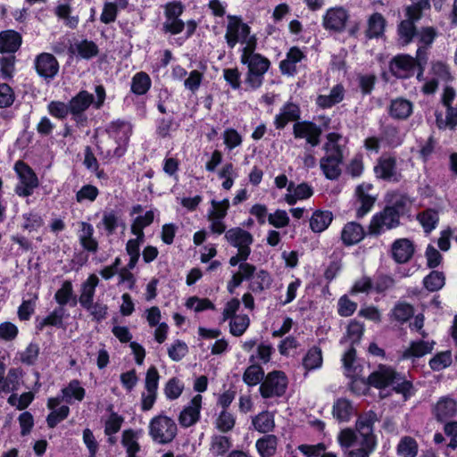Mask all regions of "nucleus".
Segmentation results:
<instances>
[{
  "label": "nucleus",
  "instance_id": "nucleus-44",
  "mask_svg": "<svg viewBox=\"0 0 457 457\" xmlns=\"http://www.w3.org/2000/svg\"><path fill=\"white\" fill-rule=\"evenodd\" d=\"M252 426L260 433H270L275 428L274 414L268 411H262L252 418Z\"/></svg>",
  "mask_w": 457,
  "mask_h": 457
},
{
  "label": "nucleus",
  "instance_id": "nucleus-6",
  "mask_svg": "<svg viewBox=\"0 0 457 457\" xmlns=\"http://www.w3.org/2000/svg\"><path fill=\"white\" fill-rule=\"evenodd\" d=\"M95 92L96 100H94L93 95L86 90L80 91L70 100V112L75 120L78 121L91 104L96 109H100L103 106L105 100L104 87L102 85H98L96 87Z\"/></svg>",
  "mask_w": 457,
  "mask_h": 457
},
{
  "label": "nucleus",
  "instance_id": "nucleus-46",
  "mask_svg": "<svg viewBox=\"0 0 457 457\" xmlns=\"http://www.w3.org/2000/svg\"><path fill=\"white\" fill-rule=\"evenodd\" d=\"M436 126L440 129H454L457 125V109L452 106L446 107L445 113L436 112Z\"/></svg>",
  "mask_w": 457,
  "mask_h": 457
},
{
  "label": "nucleus",
  "instance_id": "nucleus-33",
  "mask_svg": "<svg viewBox=\"0 0 457 457\" xmlns=\"http://www.w3.org/2000/svg\"><path fill=\"white\" fill-rule=\"evenodd\" d=\"M413 112V104L404 98H396L391 101L389 115L395 120H406Z\"/></svg>",
  "mask_w": 457,
  "mask_h": 457
},
{
  "label": "nucleus",
  "instance_id": "nucleus-52",
  "mask_svg": "<svg viewBox=\"0 0 457 457\" xmlns=\"http://www.w3.org/2000/svg\"><path fill=\"white\" fill-rule=\"evenodd\" d=\"M274 352L271 345L261 343L257 345L256 350L250 355L249 361L255 364H266L270 361L272 353Z\"/></svg>",
  "mask_w": 457,
  "mask_h": 457
},
{
  "label": "nucleus",
  "instance_id": "nucleus-59",
  "mask_svg": "<svg viewBox=\"0 0 457 457\" xmlns=\"http://www.w3.org/2000/svg\"><path fill=\"white\" fill-rule=\"evenodd\" d=\"M123 418L116 412H112L104 422V433L109 436V442L114 443L112 436L118 433L123 423Z\"/></svg>",
  "mask_w": 457,
  "mask_h": 457
},
{
  "label": "nucleus",
  "instance_id": "nucleus-45",
  "mask_svg": "<svg viewBox=\"0 0 457 457\" xmlns=\"http://www.w3.org/2000/svg\"><path fill=\"white\" fill-rule=\"evenodd\" d=\"M278 442L276 436L269 434L259 438L255 443V447L262 457H271L276 453Z\"/></svg>",
  "mask_w": 457,
  "mask_h": 457
},
{
  "label": "nucleus",
  "instance_id": "nucleus-50",
  "mask_svg": "<svg viewBox=\"0 0 457 457\" xmlns=\"http://www.w3.org/2000/svg\"><path fill=\"white\" fill-rule=\"evenodd\" d=\"M418 450L417 441L408 436L402 437L396 447V453L401 457H416Z\"/></svg>",
  "mask_w": 457,
  "mask_h": 457
},
{
  "label": "nucleus",
  "instance_id": "nucleus-3",
  "mask_svg": "<svg viewBox=\"0 0 457 457\" xmlns=\"http://www.w3.org/2000/svg\"><path fill=\"white\" fill-rule=\"evenodd\" d=\"M342 137L335 132L327 136L323 149L325 155L320 159V165L324 175L328 179H336L341 173L340 165L343 162V151L340 144Z\"/></svg>",
  "mask_w": 457,
  "mask_h": 457
},
{
  "label": "nucleus",
  "instance_id": "nucleus-39",
  "mask_svg": "<svg viewBox=\"0 0 457 457\" xmlns=\"http://www.w3.org/2000/svg\"><path fill=\"white\" fill-rule=\"evenodd\" d=\"M413 252L414 248L411 242L405 238L396 240L392 246L393 257L399 263L409 261Z\"/></svg>",
  "mask_w": 457,
  "mask_h": 457
},
{
  "label": "nucleus",
  "instance_id": "nucleus-16",
  "mask_svg": "<svg viewBox=\"0 0 457 457\" xmlns=\"http://www.w3.org/2000/svg\"><path fill=\"white\" fill-rule=\"evenodd\" d=\"M435 345L436 341L426 340L423 337L418 340H412L410 342L409 346L402 352L399 359L411 360L413 362L417 359L432 353Z\"/></svg>",
  "mask_w": 457,
  "mask_h": 457
},
{
  "label": "nucleus",
  "instance_id": "nucleus-9",
  "mask_svg": "<svg viewBox=\"0 0 457 457\" xmlns=\"http://www.w3.org/2000/svg\"><path fill=\"white\" fill-rule=\"evenodd\" d=\"M14 169L19 178L15 187L16 194L23 197L31 195L39 185L36 173L23 162H17Z\"/></svg>",
  "mask_w": 457,
  "mask_h": 457
},
{
  "label": "nucleus",
  "instance_id": "nucleus-13",
  "mask_svg": "<svg viewBox=\"0 0 457 457\" xmlns=\"http://www.w3.org/2000/svg\"><path fill=\"white\" fill-rule=\"evenodd\" d=\"M400 215L393 208L387 206L379 213L374 215L370 224L371 234H380L385 230L394 228L399 225Z\"/></svg>",
  "mask_w": 457,
  "mask_h": 457
},
{
  "label": "nucleus",
  "instance_id": "nucleus-20",
  "mask_svg": "<svg viewBox=\"0 0 457 457\" xmlns=\"http://www.w3.org/2000/svg\"><path fill=\"white\" fill-rule=\"evenodd\" d=\"M202 403L203 396L198 394L183 408L179 416V422L182 427H191L199 420Z\"/></svg>",
  "mask_w": 457,
  "mask_h": 457
},
{
  "label": "nucleus",
  "instance_id": "nucleus-47",
  "mask_svg": "<svg viewBox=\"0 0 457 457\" xmlns=\"http://www.w3.org/2000/svg\"><path fill=\"white\" fill-rule=\"evenodd\" d=\"M322 362L321 350L317 346L311 348L303 359V366L306 372L320 369Z\"/></svg>",
  "mask_w": 457,
  "mask_h": 457
},
{
  "label": "nucleus",
  "instance_id": "nucleus-2",
  "mask_svg": "<svg viewBox=\"0 0 457 457\" xmlns=\"http://www.w3.org/2000/svg\"><path fill=\"white\" fill-rule=\"evenodd\" d=\"M368 383L380 390L392 388L402 394L406 399L411 395L412 385L392 367L379 365L378 368L368 377Z\"/></svg>",
  "mask_w": 457,
  "mask_h": 457
},
{
  "label": "nucleus",
  "instance_id": "nucleus-63",
  "mask_svg": "<svg viewBox=\"0 0 457 457\" xmlns=\"http://www.w3.org/2000/svg\"><path fill=\"white\" fill-rule=\"evenodd\" d=\"M452 353L450 351H445L438 353L434 357H432L428 364L431 370L439 371L449 367L452 363Z\"/></svg>",
  "mask_w": 457,
  "mask_h": 457
},
{
  "label": "nucleus",
  "instance_id": "nucleus-12",
  "mask_svg": "<svg viewBox=\"0 0 457 457\" xmlns=\"http://www.w3.org/2000/svg\"><path fill=\"white\" fill-rule=\"evenodd\" d=\"M345 374L353 379L351 388L353 392H357L355 386L358 384H361L366 386L364 377L362 376L363 365L355 358V350L351 347L345 352L342 358Z\"/></svg>",
  "mask_w": 457,
  "mask_h": 457
},
{
  "label": "nucleus",
  "instance_id": "nucleus-42",
  "mask_svg": "<svg viewBox=\"0 0 457 457\" xmlns=\"http://www.w3.org/2000/svg\"><path fill=\"white\" fill-rule=\"evenodd\" d=\"M99 284V278L96 274H90L81 285V293L79 302L81 306L87 305L94 301L96 288Z\"/></svg>",
  "mask_w": 457,
  "mask_h": 457
},
{
  "label": "nucleus",
  "instance_id": "nucleus-51",
  "mask_svg": "<svg viewBox=\"0 0 457 457\" xmlns=\"http://www.w3.org/2000/svg\"><path fill=\"white\" fill-rule=\"evenodd\" d=\"M230 438L226 436L214 435L212 436L210 452L213 456L224 455L231 447Z\"/></svg>",
  "mask_w": 457,
  "mask_h": 457
},
{
  "label": "nucleus",
  "instance_id": "nucleus-57",
  "mask_svg": "<svg viewBox=\"0 0 457 457\" xmlns=\"http://www.w3.org/2000/svg\"><path fill=\"white\" fill-rule=\"evenodd\" d=\"M445 284V274L438 270H433L423 278L425 288L430 292H436L443 288Z\"/></svg>",
  "mask_w": 457,
  "mask_h": 457
},
{
  "label": "nucleus",
  "instance_id": "nucleus-60",
  "mask_svg": "<svg viewBox=\"0 0 457 457\" xmlns=\"http://www.w3.org/2000/svg\"><path fill=\"white\" fill-rule=\"evenodd\" d=\"M249 324L250 319L246 314H238L237 316H233L229 322L230 333L233 336L240 337L247 329Z\"/></svg>",
  "mask_w": 457,
  "mask_h": 457
},
{
  "label": "nucleus",
  "instance_id": "nucleus-28",
  "mask_svg": "<svg viewBox=\"0 0 457 457\" xmlns=\"http://www.w3.org/2000/svg\"><path fill=\"white\" fill-rule=\"evenodd\" d=\"M303 53L297 47H291L286 58L280 62L279 69L282 74L293 76L296 73L297 64L304 58Z\"/></svg>",
  "mask_w": 457,
  "mask_h": 457
},
{
  "label": "nucleus",
  "instance_id": "nucleus-58",
  "mask_svg": "<svg viewBox=\"0 0 457 457\" xmlns=\"http://www.w3.org/2000/svg\"><path fill=\"white\" fill-rule=\"evenodd\" d=\"M386 21L379 13L372 14L368 21L367 37L370 38L380 37L385 29Z\"/></svg>",
  "mask_w": 457,
  "mask_h": 457
},
{
  "label": "nucleus",
  "instance_id": "nucleus-49",
  "mask_svg": "<svg viewBox=\"0 0 457 457\" xmlns=\"http://www.w3.org/2000/svg\"><path fill=\"white\" fill-rule=\"evenodd\" d=\"M154 219V211H146L143 215L135 218L131 225V233L140 237H145L144 228L151 225Z\"/></svg>",
  "mask_w": 457,
  "mask_h": 457
},
{
  "label": "nucleus",
  "instance_id": "nucleus-18",
  "mask_svg": "<svg viewBox=\"0 0 457 457\" xmlns=\"http://www.w3.org/2000/svg\"><path fill=\"white\" fill-rule=\"evenodd\" d=\"M349 15L343 7L329 8L323 16L322 24L325 29L332 32H342L348 21Z\"/></svg>",
  "mask_w": 457,
  "mask_h": 457
},
{
  "label": "nucleus",
  "instance_id": "nucleus-61",
  "mask_svg": "<svg viewBox=\"0 0 457 457\" xmlns=\"http://www.w3.org/2000/svg\"><path fill=\"white\" fill-rule=\"evenodd\" d=\"M407 20L403 21L398 27V34L400 40L403 44L406 45L411 42L412 37L415 35L414 21L417 20L411 19L407 16Z\"/></svg>",
  "mask_w": 457,
  "mask_h": 457
},
{
  "label": "nucleus",
  "instance_id": "nucleus-27",
  "mask_svg": "<svg viewBox=\"0 0 457 457\" xmlns=\"http://www.w3.org/2000/svg\"><path fill=\"white\" fill-rule=\"evenodd\" d=\"M372 185L370 183H362L356 188V195L361 203V206L357 210V216L362 217L367 214L372 208L376 198L370 194Z\"/></svg>",
  "mask_w": 457,
  "mask_h": 457
},
{
  "label": "nucleus",
  "instance_id": "nucleus-23",
  "mask_svg": "<svg viewBox=\"0 0 457 457\" xmlns=\"http://www.w3.org/2000/svg\"><path fill=\"white\" fill-rule=\"evenodd\" d=\"M62 400L61 397H50L47 400V408L51 412L46 418V422L49 428H54L62 420H65L70 414V408L67 405L58 407Z\"/></svg>",
  "mask_w": 457,
  "mask_h": 457
},
{
  "label": "nucleus",
  "instance_id": "nucleus-32",
  "mask_svg": "<svg viewBox=\"0 0 457 457\" xmlns=\"http://www.w3.org/2000/svg\"><path fill=\"white\" fill-rule=\"evenodd\" d=\"M364 236L363 228L354 221L346 223L341 232V239L345 245H353L359 243Z\"/></svg>",
  "mask_w": 457,
  "mask_h": 457
},
{
  "label": "nucleus",
  "instance_id": "nucleus-34",
  "mask_svg": "<svg viewBox=\"0 0 457 457\" xmlns=\"http://www.w3.org/2000/svg\"><path fill=\"white\" fill-rule=\"evenodd\" d=\"M94 228L90 223L80 222L79 239L82 247L90 253H96L98 249V243L94 237Z\"/></svg>",
  "mask_w": 457,
  "mask_h": 457
},
{
  "label": "nucleus",
  "instance_id": "nucleus-31",
  "mask_svg": "<svg viewBox=\"0 0 457 457\" xmlns=\"http://www.w3.org/2000/svg\"><path fill=\"white\" fill-rule=\"evenodd\" d=\"M141 436V430L125 429L122 432L121 445L128 457H137V453L140 451L138 440Z\"/></svg>",
  "mask_w": 457,
  "mask_h": 457
},
{
  "label": "nucleus",
  "instance_id": "nucleus-64",
  "mask_svg": "<svg viewBox=\"0 0 457 457\" xmlns=\"http://www.w3.org/2000/svg\"><path fill=\"white\" fill-rule=\"evenodd\" d=\"M185 306L195 312H201L206 310H213L215 308L212 302L207 298H199L197 296H190L187 299Z\"/></svg>",
  "mask_w": 457,
  "mask_h": 457
},
{
  "label": "nucleus",
  "instance_id": "nucleus-43",
  "mask_svg": "<svg viewBox=\"0 0 457 457\" xmlns=\"http://www.w3.org/2000/svg\"><path fill=\"white\" fill-rule=\"evenodd\" d=\"M345 96V88L341 84L334 86L328 95H320L317 97L316 103L322 108H330L340 103Z\"/></svg>",
  "mask_w": 457,
  "mask_h": 457
},
{
  "label": "nucleus",
  "instance_id": "nucleus-19",
  "mask_svg": "<svg viewBox=\"0 0 457 457\" xmlns=\"http://www.w3.org/2000/svg\"><path fill=\"white\" fill-rule=\"evenodd\" d=\"M34 66L37 73L45 79H53L59 71L56 58L49 53H41L35 58Z\"/></svg>",
  "mask_w": 457,
  "mask_h": 457
},
{
  "label": "nucleus",
  "instance_id": "nucleus-11",
  "mask_svg": "<svg viewBox=\"0 0 457 457\" xmlns=\"http://www.w3.org/2000/svg\"><path fill=\"white\" fill-rule=\"evenodd\" d=\"M160 375L154 366H151L145 374L144 391L141 394V409L151 410L157 399Z\"/></svg>",
  "mask_w": 457,
  "mask_h": 457
},
{
  "label": "nucleus",
  "instance_id": "nucleus-24",
  "mask_svg": "<svg viewBox=\"0 0 457 457\" xmlns=\"http://www.w3.org/2000/svg\"><path fill=\"white\" fill-rule=\"evenodd\" d=\"M300 119L299 106L294 103H286L274 118V126L277 129H282L291 121H297Z\"/></svg>",
  "mask_w": 457,
  "mask_h": 457
},
{
  "label": "nucleus",
  "instance_id": "nucleus-55",
  "mask_svg": "<svg viewBox=\"0 0 457 457\" xmlns=\"http://www.w3.org/2000/svg\"><path fill=\"white\" fill-rule=\"evenodd\" d=\"M151 79L145 72L136 73L131 81V91L138 96L145 95L151 87Z\"/></svg>",
  "mask_w": 457,
  "mask_h": 457
},
{
  "label": "nucleus",
  "instance_id": "nucleus-62",
  "mask_svg": "<svg viewBox=\"0 0 457 457\" xmlns=\"http://www.w3.org/2000/svg\"><path fill=\"white\" fill-rule=\"evenodd\" d=\"M99 195V190L96 186L87 184L81 187L76 193V201L79 204L92 203Z\"/></svg>",
  "mask_w": 457,
  "mask_h": 457
},
{
  "label": "nucleus",
  "instance_id": "nucleus-8",
  "mask_svg": "<svg viewBox=\"0 0 457 457\" xmlns=\"http://www.w3.org/2000/svg\"><path fill=\"white\" fill-rule=\"evenodd\" d=\"M287 384V378L283 371L269 372L260 385L261 395L263 398L279 397L285 394Z\"/></svg>",
  "mask_w": 457,
  "mask_h": 457
},
{
  "label": "nucleus",
  "instance_id": "nucleus-54",
  "mask_svg": "<svg viewBox=\"0 0 457 457\" xmlns=\"http://www.w3.org/2000/svg\"><path fill=\"white\" fill-rule=\"evenodd\" d=\"M185 389V384L182 380L178 378H170L164 387L163 393L165 397L170 401L177 400L180 397Z\"/></svg>",
  "mask_w": 457,
  "mask_h": 457
},
{
  "label": "nucleus",
  "instance_id": "nucleus-35",
  "mask_svg": "<svg viewBox=\"0 0 457 457\" xmlns=\"http://www.w3.org/2000/svg\"><path fill=\"white\" fill-rule=\"evenodd\" d=\"M22 42L20 33L9 29L0 32V52L15 53Z\"/></svg>",
  "mask_w": 457,
  "mask_h": 457
},
{
  "label": "nucleus",
  "instance_id": "nucleus-15",
  "mask_svg": "<svg viewBox=\"0 0 457 457\" xmlns=\"http://www.w3.org/2000/svg\"><path fill=\"white\" fill-rule=\"evenodd\" d=\"M227 241L241 252L243 258H248L251 253L250 245L253 243L252 235L240 228H233L225 232Z\"/></svg>",
  "mask_w": 457,
  "mask_h": 457
},
{
  "label": "nucleus",
  "instance_id": "nucleus-40",
  "mask_svg": "<svg viewBox=\"0 0 457 457\" xmlns=\"http://www.w3.org/2000/svg\"><path fill=\"white\" fill-rule=\"evenodd\" d=\"M61 399L65 401L67 403H72L73 400L81 402L86 395V390L78 379L70 381L69 384L61 390Z\"/></svg>",
  "mask_w": 457,
  "mask_h": 457
},
{
  "label": "nucleus",
  "instance_id": "nucleus-14",
  "mask_svg": "<svg viewBox=\"0 0 457 457\" xmlns=\"http://www.w3.org/2000/svg\"><path fill=\"white\" fill-rule=\"evenodd\" d=\"M256 46H249L247 48H242L240 61L246 65L248 71L265 74L270 65V62L260 54L255 53Z\"/></svg>",
  "mask_w": 457,
  "mask_h": 457
},
{
  "label": "nucleus",
  "instance_id": "nucleus-56",
  "mask_svg": "<svg viewBox=\"0 0 457 457\" xmlns=\"http://www.w3.org/2000/svg\"><path fill=\"white\" fill-rule=\"evenodd\" d=\"M265 378L264 371L261 365L252 363L245 371L243 376L244 382L249 386H254L263 381Z\"/></svg>",
  "mask_w": 457,
  "mask_h": 457
},
{
  "label": "nucleus",
  "instance_id": "nucleus-26",
  "mask_svg": "<svg viewBox=\"0 0 457 457\" xmlns=\"http://www.w3.org/2000/svg\"><path fill=\"white\" fill-rule=\"evenodd\" d=\"M312 194V187L306 183L295 185L294 182H289L284 199L289 205H294L298 201L310 198Z\"/></svg>",
  "mask_w": 457,
  "mask_h": 457
},
{
  "label": "nucleus",
  "instance_id": "nucleus-29",
  "mask_svg": "<svg viewBox=\"0 0 457 457\" xmlns=\"http://www.w3.org/2000/svg\"><path fill=\"white\" fill-rule=\"evenodd\" d=\"M249 279L250 283L248 287L254 294H261L270 289L273 283L271 274L264 270H260L256 272L253 271Z\"/></svg>",
  "mask_w": 457,
  "mask_h": 457
},
{
  "label": "nucleus",
  "instance_id": "nucleus-25",
  "mask_svg": "<svg viewBox=\"0 0 457 457\" xmlns=\"http://www.w3.org/2000/svg\"><path fill=\"white\" fill-rule=\"evenodd\" d=\"M434 414L440 421L453 418L457 414V401L450 396L441 397L434 407Z\"/></svg>",
  "mask_w": 457,
  "mask_h": 457
},
{
  "label": "nucleus",
  "instance_id": "nucleus-37",
  "mask_svg": "<svg viewBox=\"0 0 457 457\" xmlns=\"http://www.w3.org/2000/svg\"><path fill=\"white\" fill-rule=\"evenodd\" d=\"M354 412L353 403L346 398H339L333 404V416L339 422H348Z\"/></svg>",
  "mask_w": 457,
  "mask_h": 457
},
{
  "label": "nucleus",
  "instance_id": "nucleus-5",
  "mask_svg": "<svg viewBox=\"0 0 457 457\" xmlns=\"http://www.w3.org/2000/svg\"><path fill=\"white\" fill-rule=\"evenodd\" d=\"M228 20L225 38L230 48H234L237 43L242 44L243 48L257 45L255 36L250 34V27L239 17L228 15Z\"/></svg>",
  "mask_w": 457,
  "mask_h": 457
},
{
  "label": "nucleus",
  "instance_id": "nucleus-10",
  "mask_svg": "<svg viewBox=\"0 0 457 457\" xmlns=\"http://www.w3.org/2000/svg\"><path fill=\"white\" fill-rule=\"evenodd\" d=\"M230 204L228 198L222 200L212 199L211 207L207 212V219L210 222V230L213 234L221 235L226 231L224 219L228 213Z\"/></svg>",
  "mask_w": 457,
  "mask_h": 457
},
{
  "label": "nucleus",
  "instance_id": "nucleus-36",
  "mask_svg": "<svg viewBox=\"0 0 457 457\" xmlns=\"http://www.w3.org/2000/svg\"><path fill=\"white\" fill-rule=\"evenodd\" d=\"M375 174L378 178L386 180H397L395 171V160L391 157H382L374 167Z\"/></svg>",
  "mask_w": 457,
  "mask_h": 457
},
{
  "label": "nucleus",
  "instance_id": "nucleus-17",
  "mask_svg": "<svg viewBox=\"0 0 457 457\" xmlns=\"http://www.w3.org/2000/svg\"><path fill=\"white\" fill-rule=\"evenodd\" d=\"M293 133L295 138L305 139L307 144L317 146L320 144L321 129L311 121H296L293 126Z\"/></svg>",
  "mask_w": 457,
  "mask_h": 457
},
{
  "label": "nucleus",
  "instance_id": "nucleus-48",
  "mask_svg": "<svg viewBox=\"0 0 457 457\" xmlns=\"http://www.w3.org/2000/svg\"><path fill=\"white\" fill-rule=\"evenodd\" d=\"M417 220L421 225L424 232L426 234H429L436 228L439 222V215L436 211L433 209H428L419 213Z\"/></svg>",
  "mask_w": 457,
  "mask_h": 457
},
{
  "label": "nucleus",
  "instance_id": "nucleus-7",
  "mask_svg": "<svg viewBox=\"0 0 457 457\" xmlns=\"http://www.w3.org/2000/svg\"><path fill=\"white\" fill-rule=\"evenodd\" d=\"M148 428L153 441L160 445L170 443L178 430L176 422L171 418L162 414L150 420Z\"/></svg>",
  "mask_w": 457,
  "mask_h": 457
},
{
  "label": "nucleus",
  "instance_id": "nucleus-22",
  "mask_svg": "<svg viewBox=\"0 0 457 457\" xmlns=\"http://www.w3.org/2000/svg\"><path fill=\"white\" fill-rule=\"evenodd\" d=\"M416 60L410 55H397L390 63L392 73L401 79L409 78L414 73Z\"/></svg>",
  "mask_w": 457,
  "mask_h": 457
},
{
  "label": "nucleus",
  "instance_id": "nucleus-38",
  "mask_svg": "<svg viewBox=\"0 0 457 457\" xmlns=\"http://www.w3.org/2000/svg\"><path fill=\"white\" fill-rule=\"evenodd\" d=\"M333 220V213L329 211L316 210L310 218V228L314 233L325 231Z\"/></svg>",
  "mask_w": 457,
  "mask_h": 457
},
{
  "label": "nucleus",
  "instance_id": "nucleus-1",
  "mask_svg": "<svg viewBox=\"0 0 457 457\" xmlns=\"http://www.w3.org/2000/svg\"><path fill=\"white\" fill-rule=\"evenodd\" d=\"M107 139L98 145L100 155L112 162L122 157L127 152L128 144L133 132V125L125 120H115L106 127Z\"/></svg>",
  "mask_w": 457,
  "mask_h": 457
},
{
  "label": "nucleus",
  "instance_id": "nucleus-41",
  "mask_svg": "<svg viewBox=\"0 0 457 457\" xmlns=\"http://www.w3.org/2000/svg\"><path fill=\"white\" fill-rule=\"evenodd\" d=\"M255 271V267L247 262L239 264V270L232 275L231 279L228 282L227 289L230 294H233L237 287H238L243 280L249 279Z\"/></svg>",
  "mask_w": 457,
  "mask_h": 457
},
{
  "label": "nucleus",
  "instance_id": "nucleus-53",
  "mask_svg": "<svg viewBox=\"0 0 457 457\" xmlns=\"http://www.w3.org/2000/svg\"><path fill=\"white\" fill-rule=\"evenodd\" d=\"M387 204L388 208H393L401 216L406 212L411 202L404 194L394 192L387 195Z\"/></svg>",
  "mask_w": 457,
  "mask_h": 457
},
{
  "label": "nucleus",
  "instance_id": "nucleus-4",
  "mask_svg": "<svg viewBox=\"0 0 457 457\" xmlns=\"http://www.w3.org/2000/svg\"><path fill=\"white\" fill-rule=\"evenodd\" d=\"M337 439L346 457H370L377 446V441L359 439L355 431L350 428L342 429Z\"/></svg>",
  "mask_w": 457,
  "mask_h": 457
},
{
  "label": "nucleus",
  "instance_id": "nucleus-21",
  "mask_svg": "<svg viewBox=\"0 0 457 457\" xmlns=\"http://www.w3.org/2000/svg\"><path fill=\"white\" fill-rule=\"evenodd\" d=\"M378 421L377 414L369 411L361 414L355 423V433L359 439H369L370 441H377L374 435V425Z\"/></svg>",
  "mask_w": 457,
  "mask_h": 457
},
{
  "label": "nucleus",
  "instance_id": "nucleus-30",
  "mask_svg": "<svg viewBox=\"0 0 457 457\" xmlns=\"http://www.w3.org/2000/svg\"><path fill=\"white\" fill-rule=\"evenodd\" d=\"M69 52L73 55L87 60L98 54V47L93 41L82 39L73 42L69 47Z\"/></svg>",
  "mask_w": 457,
  "mask_h": 457
}]
</instances>
